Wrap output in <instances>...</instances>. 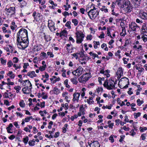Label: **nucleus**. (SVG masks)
I'll return each mask as SVG.
<instances>
[{
    "label": "nucleus",
    "instance_id": "79ce46f5",
    "mask_svg": "<svg viewBox=\"0 0 147 147\" xmlns=\"http://www.w3.org/2000/svg\"><path fill=\"white\" fill-rule=\"evenodd\" d=\"M139 129L141 132H143L144 131L146 130L147 129V127H140L139 128Z\"/></svg>",
    "mask_w": 147,
    "mask_h": 147
},
{
    "label": "nucleus",
    "instance_id": "49530a36",
    "mask_svg": "<svg viewBox=\"0 0 147 147\" xmlns=\"http://www.w3.org/2000/svg\"><path fill=\"white\" fill-rule=\"evenodd\" d=\"M18 59L16 57H14L13 59V61L14 63H18Z\"/></svg>",
    "mask_w": 147,
    "mask_h": 147
},
{
    "label": "nucleus",
    "instance_id": "ea45409f",
    "mask_svg": "<svg viewBox=\"0 0 147 147\" xmlns=\"http://www.w3.org/2000/svg\"><path fill=\"white\" fill-rule=\"evenodd\" d=\"M7 65L8 67H10L13 65V63L11 60H9L7 63Z\"/></svg>",
    "mask_w": 147,
    "mask_h": 147
},
{
    "label": "nucleus",
    "instance_id": "7ed1b4c3",
    "mask_svg": "<svg viewBox=\"0 0 147 147\" xmlns=\"http://www.w3.org/2000/svg\"><path fill=\"white\" fill-rule=\"evenodd\" d=\"M123 9L126 13H129L131 11L132 7L131 5L130 2L127 0L123 3L122 5Z\"/></svg>",
    "mask_w": 147,
    "mask_h": 147
},
{
    "label": "nucleus",
    "instance_id": "f257e3e1",
    "mask_svg": "<svg viewBox=\"0 0 147 147\" xmlns=\"http://www.w3.org/2000/svg\"><path fill=\"white\" fill-rule=\"evenodd\" d=\"M17 41L19 42L20 39H28V32L27 30L23 28L20 29L17 33Z\"/></svg>",
    "mask_w": 147,
    "mask_h": 147
},
{
    "label": "nucleus",
    "instance_id": "09e8293b",
    "mask_svg": "<svg viewBox=\"0 0 147 147\" xmlns=\"http://www.w3.org/2000/svg\"><path fill=\"white\" fill-rule=\"evenodd\" d=\"M131 41L128 39L126 40L124 46L128 45L129 44L131 43Z\"/></svg>",
    "mask_w": 147,
    "mask_h": 147
},
{
    "label": "nucleus",
    "instance_id": "c9c22d12",
    "mask_svg": "<svg viewBox=\"0 0 147 147\" xmlns=\"http://www.w3.org/2000/svg\"><path fill=\"white\" fill-rule=\"evenodd\" d=\"M20 106L22 107H25V104L23 100H22L19 103Z\"/></svg>",
    "mask_w": 147,
    "mask_h": 147
},
{
    "label": "nucleus",
    "instance_id": "f3484780",
    "mask_svg": "<svg viewBox=\"0 0 147 147\" xmlns=\"http://www.w3.org/2000/svg\"><path fill=\"white\" fill-rule=\"evenodd\" d=\"M76 37H82L83 36H84V34L81 31H79L77 32L76 33Z\"/></svg>",
    "mask_w": 147,
    "mask_h": 147
},
{
    "label": "nucleus",
    "instance_id": "58836bf2",
    "mask_svg": "<svg viewBox=\"0 0 147 147\" xmlns=\"http://www.w3.org/2000/svg\"><path fill=\"white\" fill-rule=\"evenodd\" d=\"M49 28L51 31L52 32H54L56 30V28L54 25L53 26H51V27H49Z\"/></svg>",
    "mask_w": 147,
    "mask_h": 147
},
{
    "label": "nucleus",
    "instance_id": "5701e85b",
    "mask_svg": "<svg viewBox=\"0 0 147 147\" xmlns=\"http://www.w3.org/2000/svg\"><path fill=\"white\" fill-rule=\"evenodd\" d=\"M35 141L34 140H30L28 142V144L30 146H34L35 145Z\"/></svg>",
    "mask_w": 147,
    "mask_h": 147
},
{
    "label": "nucleus",
    "instance_id": "37998d69",
    "mask_svg": "<svg viewBox=\"0 0 147 147\" xmlns=\"http://www.w3.org/2000/svg\"><path fill=\"white\" fill-rule=\"evenodd\" d=\"M1 63L3 65H5L6 63V60L3 59L2 58L0 59Z\"/></svg>",
    "mask_w": 147,
    "mask_h": 147
},
{
    "label": "nucleus",
    "instance_id": "c85d7f7f",
    "mask_svg": "<svg viewBox=\"0 0 147 147\" xmlns=\"http://www.w3.org/2000/svg\"><path fill=\"white\" fill-rule=\"evenodd\" d=\"M53 91H54V94H58L59 92V90L56 87L54 88Z\"/></svg>",
    "mask_w": 147,
    "mask_h": 147
},
{
    "label": "nucleus",
    "instance_id": "a878e982",
    "mask_svg": "<svg viewBox=\"0 0 147 147\" xmlns=\"http://www.w3.org/2000/svg\"><path fill=\"white\" fill-rule=\"evenodd\" d=\"M80 111L81 112V113H82L83 115H84L85 114L84 112L85 110L84 109L83 105H82L80 107Z\"/></svg>",
    "mask_w": 147,
    "mask_h": 147
},
{
    "label": "nucleus",
    "instance_id": "e433bc0d",
    "mask_svg": "<svg viewBox=\"0 0 147 147\" xmlns=\"http://www.w3.org/2000/svg\"><path fill=\"white\" fill-rule=\"evenodd\" d=\"M29 140L28 138V136H26V137L23 138V142L24 143L26 144L27 143Z\"/></svg>",
    "mask_w": 147,
    "mask_h": 147
},
{
    "label": "nucleus",
    "instance_id": "680f3d73",
    "mask_svg": "<svg viewBox=\"0 0 147 147\" xmlns=\"http://www.w3.org/2000/svg\"><path fill=\"white\" fill-rule=\"evenodd\" d=\"M92 36L91 35H88L87 36L86 38L87 40H91L92 39L91 37Z\"/></svg>",
    "mask_w": 147,
    "mask_h": 147
},
{
    "label": "nucleus",
    "instance_id": "4468645a",
    "mask_svg": "<svg viewBox=\"0 0 147 147\" xmlns=\"http://www.w3.org/2000/svg\"><path fill=\"white\" fill-rule=\"evenodd\" d=\"M141 18L143 19H147V12L143 11L140 14Z\"/></svg>",
    "mask_w": 147,
    "mask_h": 147
},
{
    "label": "nucleus",
    "instance_id": "6e6552de",
    "mask_svg": "<svg viewBox=\"0 0 147 147\" xmlns=\"http://www.w3.org/2000/svg\"><path fill=\"white\" fill-rule=\"evenodd\" d=\"M86 74H84L79 78L78 80L81 83H84L87 81L89 79L88 77L86 76Z\"/></svg>",
    "mask_w": 147,
    "mask_h": 147
},
{
    "label": "nucleus",
    "instance_id": "0e129e2a",
    "mask_svg": "<svg viewBox=\"0 0 147 147\" xmlns=\"http://www.w3.org/2000/svg\"><path fill=\"white\" fill-rule=\"evenodd\" d=\"M80 12L82 14H84V12L85 11V9L83 8H81L80 9Z\"/></svg>",
    "mask_w": 147,
    "mask_h": 147
},
{
    "label": "nucleus",
    "instance_id": "864d4df0",
    "mask_svg": "<svg viewBox=\"0 0 147 147\" xmlns=\"http://www.w3.org/2000/svg\"><path fill=\"white\" fill-rule=\"evenodd\" d=\"M49 3H50L51 5H53L55 7L57 5L56 4L54 3V2L51 0L49 1Z\"/></svg>",
    "mask_w": 147,
    "mask_h": 147
},
{
    "label": "nucleus",
    "instance_id": "bf43d9fd",
    "mask_svg": "<svg viewBox=\"0 0 147 147\" xmlns=\"http://www.w3.org/2000/svg\"><path fill=\"white\" fill-rule=\"evenodd\" d=\"M42 77H45V78H46L47 79V80H48V78H49V75L47 73H45V76L42 75Z\"/></svg>",
    "mask_w": 147,
    "mask_h": 147
},
{
    "label": "nucleus",
    "instance_id": "ddd939ff",
    "mask_svg": "<svg viewBox=\"0 0 147 147\" xmlns=\"http://www.w3.org/2000/svg\"><path fill=\"white\" fill-rule=\"evenodd\" d=\"M123 74V71L121 67H119L118 68V71L117 72V75H119L118 78L119 79L121 77V75Z\"/></svg>",
    "mask_w": 147,
    "mask_h": 147
},
{
    "label": "nucleus",
    "instance_id": "f03ea898",
    "mask_svg": "<svg viewBox=\"0 0 147 147\" xmlns=\"http://www.w3.org/2000/svg\"><path fill=\"white\" fill-rule=\"evenodd\" d=\"M114 84V82L112 79L109 81L107 80L105 81L103 85L108 90H111L115 88Z\"/></svg>",
    "mask_w": 147,
    "mask_h": 147
},
{
    "label": "nucleus",
    "instance_id": "4c0bfd02",
    "mask_svg": "<svg viewBox=\"0 0 147 147\" xmlns=\"http://www.w3.org/2000/svg\"><path fill=\"white\" fill-rule=\"evenodd\" d=\"M46 67V65H43L39 68V69L41 71H43L45 70Z\"/></svg>",
    "mask_w": 147,
    "mask_h": 147
},
{
    "label": "nucleus",
    "instance_id": "13d9d810",
    "mask_svg": "<svg viewBox=\"0 0 147 147\" xmlns=\"http://www.w3.org/2000/svg\"><path fill=\"white\" fill-rule=\"evenodd\" d=\"M125 137V136L124 135H121L120 136L121 138H120V139L119 140V141L120 142H122L123 141V139H124Z\"/></svg>",
    "mask_w": 147,
    "mask_h": 147
},
{
    "label": "nucleus",
    "instance_id": "603ef678",
    "mask_svg": "<svg viewBox=\"0 0 147 147\" xmlns=\"http://www.w3.org/2000/svg\"><path fill=\"white\" fill-rule=\"evenodd\" d=\"M130 133H131L130 135L132 136H134L136 134V132H134V129H132L131 131H130Z\"/></svg>",
    "mask_w": 147,
    "mask_h": 147
},
{
    "label": "nucleus",
    "instance_id": "6e6d98bb",
    "mask_svg": "<svg viewBox=\"0 0 147 147\" xmlns=\"http://www.w3.org/2000/svg\"><path fill=\"white\" fill-rule=\"evenodd\" d=\"M109 140L111 141V142H114V139H113V136H111L109 138Z\"/></svg>",
    "mask_w": 147,
    "mask_h": 147
},
{
    "label": "nucleus",
    "instance_id": "a211bd4d",
    "mask_svg": "<svg viewBox=\"0 0 147 147\" xmlns=\"http://www.w3.org/2000/svg\"><path fill=\"white\" fill-rule=\"evenodd\" d=\"M84 36L82 37H76V42L77 43L79 44L81 43L83 40V38Z\"/></svg>",
    "mask_w": 147,
    "mask_h": 147
},
{
    "label": "nucleus",
    "instance_id": "f8f14e48",
    "mask_svg": "<svg viewBox=\"0 0 147 147\" xmlns=\"http://www.w3.org/2000/svg\"><path fill=\"white\" fill-rule=\"evenodd\" d=\"M141 0H132L133 4L136 7H138L141 4Z\"/></svg>",
    "mask_w": 147,
    "mask_h": 147
},
{
    "label": "nucleus",
    "instance_id": "a19ab883",
    "mask_svg": "<svg viewBox=\"0 0 147 147\" xmlns=\"http://www.w3.org/2000/svg\"><path fill=\"white\" fill-rule=\"evenodd\" d=\"M141 113L140 112L136 113H134V118L135 119H137L138 117H140V116Z\"/></svg>",
    "mask_w": 147,
    "mask_h": 147
},
{
    "label": "nucleus",
    "instance_id": "0eeeda50",
    "mask_svg": "<svg viewBox=\"0 0 147 147\" xmlns=\"http://www.w3.org/2000/svg\"><path fill=\"white\" fill-rule=\"evenodd\" d=\"M5 11L7 12V14L8 15L11 16L15 13V7H11L9 8H6Z\"/></svg>",
    "mask_w": 147,
    "mask_h": 147
},
{
    "label": "nucleus",
    "instance_id": "9d476101",
    "mask_svg": "<svg viewBox=\"0 0 147 147\" xmlns=\"http://www.w3.org/2000/svg\"><path fill=\"white\" fill-rule=\"evenodd\" d=\"M93 11V9H91L88 12V14L90 18L91 19H92V18L91 17V16L90 14V13H91V14L92 15V18H96V16H95V14L96 13V12L94 11Z\"/></svg>",
    "mask_w": 147,
    "mask_h": 147
},
{
    "label": "nucleus",
    "instance_id": "052dcab7",
    "mask_svg": "<svg viewBox=\"0 0 147 147\" xmlns=\"http://www.w3.org/2000/svg\"><path fill=\"white\" fill-rule=\"evenodd\" d=\"M24 130L26 132H30V130L27 127H24Z\"/></svg>",
    "mask_w": 147,
    "mask_h": 147
},
{
    "label": "nucleus",
    "instance_id": "de8ad7c7",
    "mask_svg": "<svg viewBox=\"0 0 147 147\" xmlns=\"http://www.w3.org/2000/svg\"><path fill=\"white\" fill-rule=\"evenodd\" d=\"M47 55L50 56V57H54V55L52 53L50 52H47Z\"/></svg>",
    "mask_w": 147,
    "mask_h": 147
},
{
    "label": "nucleus",
    "instance_id": "cd10ccee",
    "mask_svg": "<svg viewBox=\"0 0 147 147\" xmlns=\"http://www.w3.org/2000/svg\"><path fill=\"white\" fill-rule=\"evenodd\" d=\"M71 24V22L70 21H67L65 25V26H66L69 29H71V27L70 26V24Z\"/></svg>",
    "mask_w": 147,
    "mask_h": 147
},
{
    "label": "nucleus",
    "instance_id": "7c9ffc66",
    "mask_svg": "<svg viewBox=\"0 0 147 147\" xmlns=\"http://www.w3.org/2000/svg\"><path fill=\"white\" fill-rule=\"evenodd\" d=\"M142 30H144V32H147V26L146 24H144L142 26Z\"/></svg>",
    "mask_w": 147,
    "mask_h": 147
},
{
    "label": "nucleus",
    "instance_id": "412c9836",
    "mask_svg": "<svg viewBox=\"0 0 147 147\" xmlns=\"http://www.w3.org/2000/svg\"><path fill=\"white\" fill-rule=\"evenodd\" d=\"M48 22V27L55 25V23L52 20H49Z\"/></svg>",
    "mask_w": 147,
    "mask_h": 147
},
{
    "label": "nucleus",
    "instance_id": "20e7f679",
    "mask_svg": "<svg viewBox=\"0 0 147 147\" xmlns=\"http://www.w3.org/2000/svg\"><path fill=\"white\" fill-rule=\"evenodd\" d=\"M19 45L21 46L23 50H24L28 45L29 41L28 39H20V41H17Z\"/></svg>",
    "mask_w": 147,
    "mask_h": 147
},
{
    "label": "nucleus",
    "instance_id": "c756f323",
    "mask_svg": "<svg viewBox=\"0 0 147 147\" xmlns=\"http://www.w3.org/2000/svg\"><path fill=\"white\" fill-rule=\"evenodd\" d=\"M72 22L75 26H76L78 24V21L76 19H74L72 20Z\"/></svg>",
    "mask_w": 147,
    "mask_h": 147
},
{
    "label": "nucleus",
    "instance_id": "e2e57ef3",
    "mask_svg": "<svg viewBox=\"0 0 147 147\" xmlns=\"http://www.w3.org/2000/svg\"><path fill=\"white\" fill-rule=\"evenodd\" d=\"M5 98H9V97L8 94L6 92H5L3 95Z\"/></svg>",
    "mask_w": 147,
    "mask_h": 147
},
{
    "label": "nucleus",
    "instance_id": "423d86ee",
    "mask_svg": "<svg viewBox=\"0 0 147 147\" xmlns=\"http://www.w3.org/2000/svg\"><path fill=\"white\" fill-rule=\"evenodd\" d=\"M88 146L87 147H100V145L99 143L97 141H92L91 142H88Z\"/></svg>",
    "mask_w": 147,
    "mask_h": 147
},
{
    "label": "nucleus",
    "instance_id": "6ab92c4d",
    "mask_svg": "<svg viewBox=\"0 0 147 147\" xmlns=\"http://www.w3.org/2000/svg\"><path fill=\"white\" fill-rule=\"evenodd\" d=\"M71 81L72 82L73 84H77L78 83L77 80V78L75 77L71 79Z\"/></svg>",
    "mask_w": 147,
    "mask_h": 147
},
{
    "label": "nucleus",
    "instance_id": "3c124183",
    "mask_svg": "<svg viewBox=\"0 0 147 147\" xmlns=\"http://www.w3.org/2000/svg\"><path fill=\"white\" fill-rule=\"evenodd\" d=\"M141 38L144 42H145L147 41V38L146 37H145L144 36H142L141 37Z\"/></svg>",
    "mask_w": 147,
    "mask_h": 147
},
{
    "label": "nucleus",
    "instance_id": "b1692460",
    "mask_svg": "<svg viewBox=\"0 0 147 147\" xmlns=\"http://www.w3.org/2000/svg\"><path fill=\"white\" fill-rule=\"evenodd\" d=\"M27 89L26 87H24L22 89V91L24 93V94H28L30 92V90H28V92H27Z\"/></svg>",
    "mask_w": 147,
    "mask_h": 147
},
{
    "label": "nucleus",
    "instance_id": "c03bdc74",
    "mask_svg": "<svg viewBox=\"0 0 147 147\" xmlns=\"http://www.w3.org/2000/svg\"><path fill=\"white\" fill-rule=\"evenodd\" d=\"M78 55V53H76L72 54L71 55L74 57H75L76 59H79Z\"/></svg>",
    "mask_w": 147,
    "mask_h": 147
},
{
    "label": "nucleus",
    "instance_id": "2eb2a0df",
    "mask_svg": "<svg viewBox=\"0 0 147 147\" xmlns=\"http://www.w3.org/2000/svg\"><path fill=\"white\" fill-rule=\"evenodd\" d=\"M27 75L31 78L36 77V75L34 71H29L27 74Z\"/></svg>",
    "mask_w": 147,
    "mask_h": 147
},
{
    "label": "nucleus",
    "instance_id": "393cba45",
    "mask_svg": "<svg viewBox=\"0 0 147 147\" xmlns=\"http://www.w3.org/2000/svg\"><path fill=\"white\" fill-rule=\"evenodd\" d=\"M126 34L125 30V28H122V32L120 33V35L121 36H124Z\"/></svg>",
    "mask_w": 147,
    "mask_h": 147
},
{
    "label": "nucleus",
    "instance_id": "338daca9",
    "mask_svg": "<svg viewBox=\"0 0 147 147\" xmlns=\"http://www.w3.org/2000/svg\"><path fill=\"white\" fill-rule=\"evenodd\" d=\"M63 15L65 16L66 15L69 16V13H68L67 12L65 11L63 13Z\"/></svg>",
    "mask_w": 147,
    "mask_h": 147
},
{
    "label": "nucleus",
    "instance_id": "f704fd0d",
    "mask_svg": "<svg viewBox=\"0 0 147 147\" xmlns=\"http://www.w3.org/2000/svg\"><path fill=\"white\" fill-rule=\"evenodd\" d=\"M101 10L102 11H104L105 12H108V9L106 8L105 6H102V8L101 9Z\"/></svg>",
    "mask_w": 147,
    "mask_h": 147
},
{
    "label": "nucleus",
    "instance_id": "aec40b11",
    "mask_svg": "<svg viewBox=\"0 0 147 147\" xmlns=\"http://www.w3.org/2000/svg\"><path fill=\"white\" fill-rule=\"evenodd\" d=\"M125 79V81H127V82H128V84L126 85L125 86H124L123 87V88H127L128 87V85L129 84V79L128 78H126V77H124V78H122L119 81V82H120V81H122V80L123 79Z\"/></svg>",
    "mask_w": 147,
    "mask_h": 147
},
{
    "label": "nucleus",
    "instance_id": "8fccbe9b",
    "mask_svg": "<svg viewBox=\"0 0 147 147\" xmlns=\"http://www.w3.org/2000/svg\"><path fill=\"white\" fill-rule=\"evenodd\" d=\"M78 53V55H80V57H83L84 56V52L81 51L79 53Z\"/></svg>",
    "mask_w": 147,
    "mask_h": 147
},
{
    "label": "nucleus",
    "instance_id": "72a5a7b5",
    "mask_svg": "<svg viewBox=\"0 0 147 147\" xmlns=\"http://www.w3.org/2000/svg\"><path fill=\"white\" fill-rule=\"evenodd\" d=\"M137 102L138 103V105L139 106H140L142 104L144 103L143 100H140V99H138L137 100Z\"/></svg>",
    "mask_w": 147,
    "mask_h": 147
},
{
    "label": "nucleus",
    "instance_id": "4be33fe9",
    "mask_svg": "<svg viewBox=\"0 0 147 147\" xmlns=\"http://www.w3.org/2000/svg\"><path fill=\"white\" fill-rule=\"evenodd\" d=\"M44 38L45 40L47 42L50 41L51 40V38L50 36L47 35H45L44 36Z\"/></svg>",
    "mask_w": 147,
    "mask_h": 147
},
{
    "label": "nucleus",
    "instance_id": "473e14b6",
    "mask_svg": "<svg viewBox=\"0 0 147 147\" xmlns=\"http://www.w3.org/2000/svg\"><path fill=\"white\" fill-rule=\"evenodd\" d=\"M41 55L44 58L47 59L48 58V55L46 53L44 52H42L41 53Z\"/></svg>",
    "mask_w": 147,
    "mask_h": 147
},
{
    "label": "nucleus",
    "instance_id": "bb28decb",
    "mask_svg": "<svg viewBox=\"0 0 147 147\" xmlns=\"http://www.w3.org/2000/svg\"><path fill=\"white\" fill-rule=\"evenodd\" d=\"M14 88L16 90V92L17 93L19 92V90L21 89V87L19 86H16L14 87Z\"/></svg>",
    "mask_w": 147,
    "mask_h": 147
},
{
    "label": "nucleus",
    "instance_id": "69168bd1",
    "mask_svg": "<svg viewBox=\"0 0 147 147\" xmlns=\"http://www.w3.org/2000/svg\"><path fill=\"white\" fill-rule=\"evenodd\" d=\"M141 138L142 140H145L146 138L145 134H142L141 136Z\"/></svg>",
    "mask_w": 147,
    "mask_h": 147
},
{
    "label": "nucleus",
    "instance_id": "5fc2aeb1",
    "mask_svg": "<svg viewBox=\"0 0 147 147\" xmlns=\"http://www.w3.org/2000/svg\"><path fill=\"white\" fill-rule=\"evenodd\" d=\"M29 65V64L28 63H25L24 64L23 67L24 69H26L27 66Z\"/></svg>",
    "mask_w": 147,
    "mask_h": 147
},
{
    "label": "nucleus",
    "instance_id": "39448f33",
    "mask_svg": "<svg viewBox=\"0 0 147 147\" xmlns=\"http://www.w3.org/2000/svg\"><path fill=\"white\" fill-rule=\"evenodd\" d=\"M83 68L79 66L76 70L74 71L72 73L76 76H79L82 74Z\"/></svg>",
    "mask_w": 147,
    "mask_h": 147
},
{
    "label": "nucleus",
    "instance_id": "2f4dec72",
    "mask_svg": "<svg viewBox=\"0 0 147 147\" xmlns=\"http://www.w3.org/2000/svg\"><path fill=\"white\" fill-rule=\"evenodd\" d=\"M68 80L67 79L65 80L64 82V84L65 85L66 87L67 88H69L70 86L68 84Z\"/></svg>",
    "mask_w": 147,
    "mask_h": 147
},
{
    "label": "nucleus",
    "instance_id": "774afa93",
    "mask_svg": "<svg viewBox=\"0 0 147 147\" xmlns=\"http://www.w3.org/2000/svg\"><path fill=\"white\" fill-rule=\"evenodd\" d=\"M15 138V136L14 135H11L9 137V139L11 140Z\"/></svg>",
    "mask_w": 147,
    "mask_h": 147
},
{
    "label": "nucleus",
    "instance_id": "1a4fd4ad",
    "mask_svg": "<svg viewBox=\"0 0 147 147\" xmlns=\"http://www.w3.org/2000/svg\"><path fill=\"white\" fill-rule=\"evenodd\" d=\"M80 94L78 92H75L73 94V100L74 101L76 100L78 102L79 98L80 96Z\"/></svg>",
    "mask_w": 147,
    "mask_h": 147
},
{
    "label": "nucleus",
    "instance_id": "4d7b16f0",
    "mask_svg": "<svg viewBox=\"0 0 147 147\" xmlns=\"http://www.w3.org/2000/svg\"><path fill=\"white\" fill-rule=\"evenodd\" d=\"M105 35V34L104 33L102 32L101 34L98 37L99 38H104V36Z\"/></svg>",
    "mask_w": 147,
    "mask_h": 147
},
{
    "label": "nucleus",
    "instance_id": "a18cd8bd",
    "mask_svg": "<svg viewBox=\"0 0 147 147\" xmlns=\"http://www.w3.org/2000/svg\"><path fill=\"white\" fill-rule=\"evenodd\" d=\"M78 117V116L77 115L75 114L74 116H71L70 119L71 121H73L75 118H77Z\"/></svg>",
    "mask_w": 147,
    "mask_h": 147
},
{
    "label": "nucleus",
    "instance_id": "9b49d317",
    "mask_svg": "<svg viewBox=\"0 0 147 147\" xmlns=\"http://www.w3.org/2000/svg\"><path fill=\"white\" fill-rule=\"evenodd\" d=\"M23 82L24 83H27L26 84V87L27 89H28V88H30V89H31L32 88V85L31 84L30 82L28 80H26L23 81Z\"/></svg>",
    "mask_w": 147,
    "mask_h": 147
},
{
    "label": "nucleus",
    "instance_id": "dca6fc26",
    "mask_svg": "<svg viewBox=\"0 0 147 147\" xmlns=\"http://www.w3.org/2000/svg\"><path fill=\"white\" fill-rule=\"evenodd\" d=\"M129 27L133 31H135L136 28L138 27L137 24L134 23L132 24L131 25L129 26Z\"/></svg>",
    "mask_w": 147,
    "mask_h": 147
}]
</instances>
